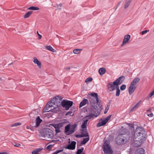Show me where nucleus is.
Segmentation results:
<instances>
[{
	"label": "nucleus",
	"instance_id": "obj_1",
	"mask_svg": "<svg viewBox=\"0 0 154 154\" xmlns=\"http://www.w3.org/2000/svg\"><path fill=\"white\" fill-rule=\"evenodd\" d=\"M145 131L143 128L138 127L136 128L134 132V139H136L137 137H139V139L140 138L139 141L141 144H142L145 140ZM141 145V144H140L139 146Z\"/></svg>",
	"mask_w": 154,
	"mask_h": 154
},
{
	"label": "nucleus",
	"instance_id": "obj_2",
	"mask_svg": "<svg viewBox=\"0 0 154 154\" xmlns=\"http://www.w3.org/2000/svg\"><path fill=\"white\" fill-rule=\"evenodd\" d=\"M97 110L94 107H91L88 110V114L85 116V119H88V121L89 119H94V117H97L99 115V114H97Z\"/></svg>",
	"mask_w": 154,
	"mask_h": 154
},
{
	"label": "nucleus",
	"instance_id": "obj_3",
	"mask_svg": "<svg viewBox=\"0 0 154 154\" xmlns=\"http://www.w3.org/2000/svg\"><path fill=\"white\" fill-rule=\"evenodd\" d=\"M129 139L128 136L126 134H119L116 139V143L118 145L125 144L128 141Z\"/></svg>",
	"mask_w": 154,
	"mask_h": 154
},
{
	"label": "nucleus",
	"instance_id": "obj_4",
	"mask_svg": "<svg viewBox=\"0 0 154 154\" xmlns=\"http://www.w3.org/2000/svg\"><path fill=\"white\" fill-rule=\"evenodd\" d=\"M88 95L91 96L88 97V99L91 105L93 106L95 103H99V98L97 93H92Z\"/></svg>",
	"mask_w": 154,
	"mask_h": 154
},
{
	"label": "nucleus",
	"instance_id": "obj_5",
	"mask_svg": "<svg viewBox=\"0 0 154 154\" xmlns=\"http://www.w3.org/2000/svg\"><path fill=\"white\" fill-rule=\"evenodd\" d=\"M62 99L60 96H57L55 97L50 101L51 104L54 106V108L56 109L60 106L61 104L60 102Z\"/></svg>",
	"mask_w": 154,
	"mask_h": 154
},
{
	"label": "nucleus",
	"instance_id": "obj_6",
	"mask_svg": "<svg viewBox=\"0 0 154 154\" xmlns=\"http://www.w3.org/2000/svg\"><path fill=\"white\" fill-rule=\"evenodd\" d=\"M76 127V125L74 124L71 126L69 124L65 128V133L67 135L72 134L74 132Z\"/></svg>",
	"mask_w": 154,
	"mask_h": 154
},
{
	"label": "nucleus",
	"instance_id": "obj_7",
	"mask_svg": "<svg viewBox=\"0 0 154 154\" xmlns=\"http://www.w3.org/2000/svg\"><path fill=\"white\" fill-rule=\"evenodd\" d=\"M41 135L42 137L45 139L52 138L53 136L52 131L48 129L44 130L42 133Z\"/></svg>",
	"mask_w": 154,
	"mask_h": 154
},
{
	"label": "nucleus",
	"instance_id": "obj_8",
	"mask_svg": "<svg viewBox=\"0 0 154 154\" xmlns=\"http://www.w3.org/2000/svg\"><path fill=\"white\" fill-rule=\"evenodd\" d=\"M103 151L105 154H112L113 151L111 146L106 142H104L103 144Z\"/></svg>",
	"mask_w": 154,
	"mask_h": 154
},
{
	"label": "nucleus",
	"instance_id": "obj_9",
	"mask_svg": "<svg viewBox=\"0 0 154 154\" xmlns=\"http://www.w3.org/2000/svg\"><path fill=\"white\" fill-rule=\"evenodd\" d=\"M64 123L61 122L56 124H52L51 125L55 129L56 134L60 132L62 130V127L63 126Z\"/></svg>",
	"mask_w": 154,
	"mask_h": 154
},
{
	"label": "nucleus",
	"instance_id": "obj_10",
	"mask_svg": "<svg viewBox=\"0 0 154 154\" xmlns=\"http://www.w3.org/2000/svg\"><path fill=\"white\" fill-rule=\"evenodd\" d=\"M61 103L62 106L67 110L72 106L73 102L70 101L63 100L61 102Z\"/></svg>",
	"mask_w": 154,
	"mask_h": 154
},
{
	"label": "nucleus",
	"instance_id": "obj_11",
	"mask_svg": "<svg viewBox=\"0 0 154 154\" xmlns=\"http://www.w3.org/2000/svg\"><path fill=\"white\" fill-rule=\"evenodd\" d=\"M54 106L51 103L50 101L45 106V107L43 109V112H49L51 110H53L54 108Z\"/></svg>",
	"mask_w": 154,
	"mask_h": 154
},
{
	"label": "nucleus",
	"instance_id": "obj_12",
	"mask_svg": "<svg viewBox=\"0 0 154 154\" xmlns=\"http://www.w3.org/2000/svg\"><path fill=\"white\" fill-rule=\"evenodd\" d=\"M111 117V115H109L105 119L101 121V122H98L97 125V127L103 126L106 124L110 119Z\"/></svg>",
	"mask_w": 154,
	"mask_h": 154
},
{
	"label": "nucleus",
	"instance_id": "obj_13",
	"mask_svg": "<svg viewBox=\"0 0 154 154\" xmlns=\"http://www.w3.org/2000/svg\"><path fill=\"white\" fill-rule=\"evenodd\" d=\"M116 84L113 82H110L108 83L106 85L107 88L109 92L112 91L116 88Z\"/></svg>",
	"mask_w": 154,
	"mask_h": 154
},
{
	"label": "nucleus",
	"instance_id": "obj_14",
	"mask_svg": "<svg viewBox=\"0 0 154 154\" xmlns=\"http://www.w3.org/2000/svg\"><path fill=\"white\" fill-rule=\"evenodd\" d=\"M125 79V77L124 76L120 77L116 81L114 82V83L116 84L117 86L122 83Z\"/></svg>",
	"mask_w": 154,
	"mask_h": 154
},
{
	"label": "nucleus",
	"instance_id": "obj_15",
	"mask_svg": "<svg viewBox=\"0 0 154 154\" xmlns=\"http://www.w3.org/2000/svg\"><path fill=\"white\" fill-rule=\"evenodd\" d=\"M131 38V36L129 35H127L125 36L122 44L121 45V46L123 47L125 44L128 43Z\"/></svg>",
	"mask_w": 154,
	"mask_h": 154
},
{
	"label": "nucleus",
	"instance_id": "obj_16",
	"mask_svg": "<svg viewBox=\"0 0 154 154\" xmlns=\"http://www.w3.org/2000/svg\"><path fill=\"white\" fill-rule=\"evenodd\" d=\"M76 144V142L72 141L71 142V143L67 146L66 148L72 150H74L75 148Z\"/></svg>",
	"mask_w": 154,
	"mask_h": 154
},
{
	"label": "nucleus",
	"instance_id": "obj_17",
	"mask_svg": "<svg viewBox=\"0 0 154 154\" xmlns=\"http://www.w3.org/2000/svg\"><path fill=\"white\" fill-rule=\"evenodd\" d=\"M136 88V86L135 85L131 83L128 88V92L130 95H131L134 92Z\"/></svg>",
	"mask_w": 154,
	"mask_h": 154
},
{
	"label": "nucleus",
	"instance_id": "obj_18",
	"mask_svg": "<svg viewBox=\"0 0 154 154\" xmlns=\"http://www.w3.org/2000/svg\"><path fill=\"white\" fill-rule=\"evenodd\" d=\"M89 101L87 99H84L80 103L79 107L80 108L82 106H85L86 104L88 103Z\"/></svg>",
	"mask_w": 154,
	"mask_h": 154
},
{
	"label": "nucleus",
	"instance_id": "obj_19",
	"mask_svg": "<svg viewBox=\"0 0 154 154\" xmlns=\"http://www.w3.org/2000/svg\"><path fill=\"white\" fill-rule=\"evenodd\" d=\"M82 137H88V133L87 131L86 128L82 129Z\"/></svg>",
	"mask_w": 154,
	"mask_h": 154
},
{
	"label": "nucleus",
	"instance_id": "obj_20",
	"mask_svg": "<svg viewBox=\"0 0 154 154\" xmlns=\"http://www.w3.org/2000/svg\"><path fill=\"white\" fill-rule=\"evenodd\" d=\"M45 48L46 49L49 50L53 52H56V50H54L51 46L50 45H46L45 46Z\"/></svg>",
	"mask_w": 154,
	"mask_h": 154
},
{
	"label": "nucleus",
	"instance_id": "obj_21",
	"mask_svg": "<svg viewBox=\"0 0 154 154\" xmlns=\"http://www.w3.org/2000/svg\"><path fill=\"white\" fill-rule=\"evenodd\" d=\"M144 150L142 148L138 149L136 152V154H144Z\"/></svg>",
	"mask_w": 154,
	"mask_h": 154
},
{
	"label": "nucleus",
	"instance_id": "obj_22",
	"mask_svg": "<svg viewBox=\"0 0 154 154\" xmlns=\"http://www.w3.org/2000/svg\"><path fill=\"white\" fill-rule=\"evenodd\" d=\"M140 80V78H136L133 80L131 83L136 86V84L138 83L139 82Z\"/></svg>",
	"mask_w": 154,
	"mask_h": 154
},
{
	"label": "nucleus",
	"instance_id": "obj_23",
	"mask_svg": "<svg viewBox=\"0 0 154 154\" xmlns=\"http://www.w3.org/2000/svg\"><path fill=\"white\" fill-rule=\"evenodd\" d=\"M42 121V120L40 119L39 116H38L36 120V125L35 126L37 127L39 126Z\"/></svg>",
	"mask_w": 154,
	"mask_h": 154
},
{
	"label": "nucleus",
	"instance_id": "obj_24",
	"mask_svg": "<svg viewBox=\"0 0 154 154\" xmlns=\"http://www.w3.org/2000/svg\"><path fill=\"white\" fill-rule=\"evenodd\" d=\"M88 121V119H85V120H84L83 123H82V125L81 126V127L82 128V129L86 128L87 125Z\"/></svg>",
	"mask_w": 154,
	"mask_h": 154
},
{
	"label": "nucleus",
	"instance_id": "obj_25",
	"mask_svg": "<svg viewBox=\"0 0 154 154\" xmlns=\"http://www.w3.org/2000/svg\"><path fill=\"white\" fill-rule=\"evenodd\" d=\"M33 62L35 63L36 64L38 67H40L41 66V63L40 62V61H39V60L36 57L34 58Z\"/></svg>",
	"mask_w": 154,
	"mask_h": 154
},
{
	"label": "nucleus",
	"instance_id": "obj_26",
	"mask_svg": "<svg viewBox=\"0 0 154 154\" xmlns=\"http://www.w3.org/2000/svg\"><path fill=\"white\" fill-rule=\"evenodd\" d=\"M106 72V70L105 68H100L99 70V74L101 75H103Z\"/></svg>",
	"mask_w": 154,
	"mask_h": 154
},
{
	"label": "nucleus",
	"instance_id": "obj_27",
	"mask_svg": "<svg viewBox=\"0 0 154 154\" xmlns=\"http://www.w3.org/2000/svg\"><path fill=\"white\" fill-rule=\"evenodd\" d=\"M142 102L141 100H139L138 102L133 107L132 110H135L138 108Z\"/></svg>",
	"mask_w": 154,
	"mask_h": 154
},
{
	"label": "nucleus",
	"instance_id": "obj_28",
	"mask_svg": "<svg viewBox=\"0 0 154 154\" xmlns=\"http://www.w3.org/2000/svg\"><path fill=\"white\" fill-rule=\"evenodd\" d=\"M82 50V49L77 48L74 49L73 52L74 54H80Z\"/></svg>",
	"mask_w": 154,
	"mask_h": 154
},
{
	"label": "nucleus",
	"instance_id": "obj_29",
	"mask_svg": "<svg viewBox=\"0 0 154 154\" xmlns=\"http://www.w3.org/2000/svg\"><path fill=\"white\" fill-rule=\"evenodd\" d=\"M32 13V11H29L28 12L24 15L23 17L24 18H28L31 15Z\"/></svg>",
	"mask_w": 154,
	"mask_h": 154
},
{
	"label": "nucleus",
	"instance_id": "obj_30",
	"mask_svg": "<svg viewBox=\"0 0 154 154\" xmlns=\"http://www.w3.org/2000/svg\"><path fill=\"white\" fill-rule=\"evenodd\" d=\"M42 149L41 148L36 149L32 152V154H39V152Z\"/></svg>",
	"mask_w": 154,
	"mask_h": 154
},
{
	"label": "nucleus",
	"instance_id": "obj_31",
	"mask_svg": "<svg viewBox=\"0 0 154 154\" xmlns=\"http://www.w3.org/2000/svg\"><path fill=\"white\" fill-rule=\"evenodd\" d=\"M89 140V138L88 136V137L84 139L81 142V144L82 145L85 144Z\"/></svg>",
	"mask_w": 154,
	"mask_h": 154
},
{
	"label": "nucleus",
	"instance_id": "obj_32",
	"mask_svg": "<svg viewBox=\"0 0 154 154\" xmlns=\"http://www.w3.org/2000/svg\"><path fill=\"white\" fill-rule=\"evenodd\" d=\"M131 0H126L125 3L124 8H127L129 6Z\"/></svg>",
	"mask_w": 154,
	"mask_h": 154
},
{
	"label": "nucleus",
	"instance_id": "obj_33",
	"mask_svg": "<svg viewBox=\"0 0 154 154\" xmlns=\"http://www.w3.org/2000/svg\"><path fill=\"white\" fill-rule=\"evenodd\" d=\"M39 9V8L38 7H36L32 6L30 7L27 8V10H38Z\"/></svg>",
	"mask_w": 154,
	"mask_h": 154
},
{
	"label": "nucleus",
	"instance_id": "obj_34",
	"mask_svg": "<svg viewBox=\"0 0 154 154\" xmlns=\"http://www.w3.org/2000/svg\"><path fill=\"white\" fill-rule=\"evenodd\" d=\"M116 96L118 97L119 96L120 93V90L118 86H116Z\"/></svg>",
	"mask_w": 154,
	"mask_h": 154
},
{
	"label": "nucleus",
	"instance_id": "obj_35",
	"mask_svg": "<svg viewBox=\"0 0 154 154\" xmlns=\"http://www.w3.org/2000/svg\"><path fill=\"white\" fill-rule=\"evenodd\" d=\"M92 80L93 79L91 77H89L87 78L85 80V82L87 83H88L91 82Z\"/></svg>",
	"mask_w": 154,
	"mask_h": 154
},
{
	"label": "nucleus",
	"instance_id": "obj_36",
	"mask_svg": "<svg viewBox=\"0 0 154 154\" xmlns=\"http://www.w3.org/2000/svg\"><path fill=\"white\" fill-rule=\"evenodd\" d=\"M126 88V85H122L120 87V90L122 91L125 90Z\"/></svg>",
	"mask_w": 154,
	"mask_h": 154
},
{
	"label": "nucleus",
	"instance_id": "obj_37",
	"mask_svg": "<svg viewBox=\"0 0 154 154\" xmlns=\"http://www.w3.org/2000/svg\"><path fill=\"white\" fill-rule=\"evenodd\" d=\"M154 95V90L151 91L149 94L148 97H151Z\"/></svg>",
	"mask_w": 154,
	"mask_h": 154
},
{
	"label": "nucleus",
	"instance_id": "obj_38",
	"mask_svg": "<svg viewBox=\"0 0 154 154\" xmlns=\"http://www.w3.org/2000/svg\"><path fill=\"white\" fill-rule=\"evenodd\" d=\"M20 123H15L14 124H13L12 125L11 127H14V126H17L20 125Z\"/></svg>",
	"mask_w": 154,
	"mask_h": 154
},
{
	"label": "nucleus",
	"instance_id": "obj_39",
	"mask_svg": "<svg viewBox=\"0 0 154 154\" xmlns=\"http://www.w3.org/2000/svg\"><path fill=\"white\" fill-rule=\"evenodd\" d=\"M62 6V4L61 3L57 5V8L58 9L60 10L61 9V7Z\"/></svg>",
	"mask_w": 154,
	"mask_h": 154
},
{
	"label": "nucleus",
	"instance_id": "obj_40",
	"mask_svg": "<svg viewBox=\"0 0 154 154\" xmlns=\"http://www.w3.org/2000/svg\"><path fill=\"white\" fill-rule=\"evenodd\" d=\"M149 31V30H144V31H143L142 32L141 34H142V35H143L145 33H146L147 32H148Z\"/></svg>",
	"mask_w": 154,
	"mask_h": 154
},
{
	"label": "nucleus",
	"instance_id": "obj_41",
	"mask_svg": "<svg viewBox=\"0 0 154 154\" xmlns=\"http://www.w3.org/2000/svg\"><path fill=\"white\" fill-rule=\"evenodd\" d=\"M14 146H15L19 147L20 146V144L19 143H14Z\"/></svg>",
	"mask_w": 154,
	"mask_h": 154
},
{
	"label": "nucleus",
	"instance_id": "obj_42",
	"mask_svg": "<svg viewBox=\"0 0 154 154\" xmlns=\"http://www.w3.org/2000/svg\"><path fill=\"white\" fill-rule=\"evenodd\" d=\"M37 33L39 36L38 37V39H41L42 37V36L39 34L38 31H37Z\"/></svg>",
	"mask_w": 154,
	"mask_h": 154
},
{
	"label": "nucleus",
	"instance_id": "obj_43",
	"mask_svg": "<svg viewBox=\"0 0 154 154\" xmlns=\"http://www.w3.org/2000/svg\"><path fill=\"white\" fill-rule=\"evenodd\" d=\"M147 116L149 117H152L153 116V114L152 113H150L148 114Z\"/></svg>",
	"mask_w": 154,
	"mask_h": 154
},
{
	"label": "nucleus",
	"instance_id": "obj_44",
	"mask_svg": "<svg viewBox=\"0 0 154 154\" xmlns=\"http://www.w3.org/2000/svg\"><path fill=\"white\" fill-rule=\"evenodd\" d=\"M75 137H76L80 138V137H82V134H81V135L76 134L75 135Z\"/></svg>",
	"mask_w": 154,
	"mask_h": 154
},
{
	"label": "nucleus",
	"instance_id": "obj_45",
	"mask_svg": "<svg viewBox=\"0 0 154 154\" xmlns=\"http://www.w3.org/2000/svg\"><path fill=\"white\" fill-rule=\"evenodd\" d=\"M52 147L51 145H48L47 147V149H51L52 148Z\"/></svg>",
	"mask_w": 154,
	"mask_h": 154
},
{
	"label": "nucleus",
	"instance_id": "obj_46",
	"mask_svg": "<svg viewBox=\"0 0 154 154\" xmlns=\"http://www.w3.org/2000/svg\"><path fill=\"white\" fill-rule=\"evenodd\" d=\"M108 110V109H105V111H104V113L105 114L107 112Z\"/></svg>",
	"mask_w": 154,
	"mask_h": 154
},
{
	"label": "nucleus",
	"instance_id": "obj_47",
	"mask_svg": "<svg viewBox=\"0 0 154 154\" xmlns=\"http://www.w3.org/2000/svg\"><path fill=\"white\" fill-rule=\"evenodd\" d=\"M152 110V109L151 108H149L147 110V112H150V111H151Z\"/></svg>",
	"mask_w": 154,
	"mask_h": 154
},
{
	"label": "nucleus",
	"instance_id": "obj_48",
	"mask_svg": "<svg viewBox=\"0 0 154 154\" xmlns=\"http://www.w3.org/2000/svg\"><path fill=\"white\" fill-rule=\"evenodd\" d=\"M71 113H72L71 112H69L67 113L66 114V115H68L70 114Z\"/></svg>",
	"mask_w": 154,
	"mask_h": 154
},
{
	"label": "nucleus",
	"instance_id": "obj_49",
	"mask_svg": "<svg viewBox=\"0 0 154 154\" xmlns=\"http://www.w3.org/2000/svg\"><path fill=\"white\" fill-rule=\"evenodd\" d=\"M0 154H7V153L6 152H0Z\"/></svg>",
	"mask_w": 154,
	"mask_h": 154
},
{
	"label": "nucleus",
	"instance_id": "obj_50",
	"mask_svg": "<svg viewBox=\"0 0 154 154\" xmlns=\"http://www.w3.org/2000/svg\"><path fill=\"white\" fill-rule=\"evenodd\" d=\"M29 127H30L29 126H27L26 127V128L27 129H29Z\"/></svg>",
	"mask_w": 154,
	"mask_h": 154
},
{
	"label": "nucleus",
	"instance_id": "obj_51",
	"mask_svg": "<svg viewBox=\"0 0 154 154\" xmlns=\"http://www.w3.org/2000/svg\"><path fill=\"white\" fill-rule=\"evenodd\" d=\"M68 69L69 70L70 69V68H68Z\"/></svg>",
	"mask_w": 154,
	"mask_h": 154
},
{
	"label": "nucleus",
	"instance_id": "obj_52",
	"mask_svg": "<svg viewBox=\"0 0 154 154\" xmlns=\"http://www.w3.org/2000/svg\"><path fill=\"white\" fill-rule=\"evenodd\" d=\"M1 80V78H0V80Z\"/></svg>",
	"mask_w": 154,
	"mask_h": 154
},
{
	"label": "nucleus",
	"instance_id": "obj_53",
	"mask_svg": "<svg viewBox=\"0 0 154 154\" xmlns=\"http://www.w3.org/2000/svg\"><path fill=\"white\" fill-rule=\"evenodd\" d=\"M153 32H154V30H153Z\"/></svg>",
	"mask_w": 154,
	"mask_h": 154
}]
</instances>
